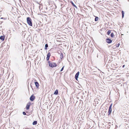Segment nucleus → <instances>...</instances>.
Masks as SVG:
<instances>
[{"label":"nucleus","instance_id":"obj_1","mask_svg":"<svg viewBox=\"0 0 129 129\" xmlns=\"http://www.w3.org/2000/svg\"><path fill=\"white\" fill-rule=\"evenodd\" d=\"M27 23L30 26H32V24L31 22V20L30 18L28 17L27 18Z\"/></svg>","mask_w":129,"mask_h":129},{"label":"nucleus","instance_id":"obj_2","mask_svg":"<svg viewBox=\"0 0 129 129\" xmlns=\"http://www.w3.org/2000/svg\"><path fill=\"white\" fill-rule=\"evenodd\" d=\"M48 64L49 67H54L57 66L56 64L55 63H51L50 61H48Z\"/></svg>","mask_w":129,"mask_h":129},{"label":"nucleus","instance_id":"obj_3","mask_svg":"<svg viewBox=\"0 0 129 129\" xmlns=\"http://www.w3.org/2000/svg\"><path fill=\"white\" fill-rule=\"evenodd\" d=\"M112 104H110V106L109 107V110L108 111V115H109L112 112Z\"/></svg>","mask_w":129,"mask_h":129},{"label":"nucleus","instance_id":"obj_4","mask_svg":"<svg viewBox=\"0 0 129 129\" xmlns=\"http://www.w3.org/2000/svg\"><path fill=\"white\" fill-rule=\"evenodd\" d=\"M35 99V97L33 95H32L30 98V100L31 101H33Z\"/></svg>","mask_w":129,"mask_h":129},{"label":"nucleus","instance_id":"obj_5","mask_svg":"<svg viewBox=\"0 0 129 129\" xmlns=\"http://www.w3.org/2000/svg\"><path fill=\"white\" fill-rule=\"evenodd\" d=\"M79 72H78L76 73V75H75V79L77 80L78 78V76H79Z\"/></svg>","mask_w":129,"mask_h":129},{"label":"nucleus","instance_id":"obj_6","mask_svg":"<svg viewBox=\"0 0 129 129\" xmlns=\"http://www.w3.org/2000/svg\"><path fill=\"white\" fill-rule=\"evenodd\" d=\"M106 41L109 44L111 43L112 42L111 40L109 38H107L106 39Z\"/></svg>","mask_w":129,"mask_h":129},{"label":"nucleus","instance_id":"obj_7","mask_svg":"<svg viewBox=\"0 0 129 129\" xmlns=\"http://www.w3.org/2000/svg\"><path fill=\"white\" fill-rule=\"evenodd\" d=\"M34 83L37 88H38L39 85V83L37 81L35 82Z\"/></svg>","mask_w":129,"mask_h":129},{"label":"nucleus","instance_id":"obj_8","mask_svg":"<svg viewBox=\"0 0 129 129\" xmlns=\"http://www.w3.org/2000/svg\"><path fill=\"white\" fill-rule=\"evenodd\" d=\"M30 103H28L27 104V105L26 106V109L27 110H28L29 109V107H30Z\"/></svg>","mask_w":129,"mask_h":129},{"label":"nucleus","instance_id":"obj_9","mask_svg":"<svg viewBox=\"0 0 129 129\" xmlns=\"http://www.w3.org/2000/svg\"><path fill=\"white\" fill-rule=\"evenodd\" d=\"M70 3L72 4V6L74 7H75L76 8H77V7L74 4L73 2L72 1H71L70 2Z\"/></svg>","mask_w":129,"mask_h":129},{"label":"nucleus","instance_id":"obj_10","mask_svg":"<svg viewBox=\"0 0 129 129\" xmlns=\"http://www.w3.org/2000/svg\"><path fill=\"white\" fill-rule=\"evenodd\" d=\"M0 39L3 41H4L5 39V37L3 36H1L0 37Z\"/></svg>","mask_w":129,"mask_h":129},{"label":"nucleus","instance_id":"obj_11","mask_svg":"<svg viewBox=\"0 0 129 129\" xmlns=\"http://www.w3.org/2000/svg\"><path fill=\"white\" fill-rule=\"evenodd\" d=\"M58 90H56L54 92V94L55 95H57L58 93Z\"/></svg>","mask_w":129,"mask_h":129},{"label":"nucleus","instance_id":"obj_12","mask_svg":"<svg viewBox=\"0 0 129 129\" xmlns=\"http://www.w3.org/2000/svg\"><path fill=\"white\" fill-rule=\"evenodd\" d=\"M37 121H34L33 122V125H36L37 124Z\"/></svg>","mask_w":129,"mask_h":129},{"label":"nucleus","instance_id":"obj_13","mask_svg":"<svg viewBox=\"0 0 129 129\" xmlns=\"http://www.w3.org/2000/svg\"><path fill=\"white\" fill-rule=\"evenodd\" d=\"M122 14V18H123L124 16V12L123 11H121Z\"/></svg>","mask_w":129,"mask_h":129},{"label":"nucleus","instance_id":"obj_14","mask_svg":"<svg viewBox=\"0 0 129 129\" xmlns=\"http://www.w3.org/2000/svg\"><path fill=\"white\" fill-rule=\"evenodd\" d=\"M63 58V55L62 53H61L60 55V58L61 59H62Z\"/></svg>","mask_w":129,"mask_h":129},{"label":"nucleus","instance_id":"obj_15","mask_svg":"<svg viewBox=\"0 0 129 129\" xmlns=\"http://www.w3.org/2000/svg\"><path fill=\"white\" fill-rule=\"evenodd\" d=\"M111 30H109L108 31L107 33V34L108 35H109L111 33Z\"/></svg>","mask_w":129,"mask_h":129},{"label":"nucleus","instance_id":"obj_16","mask_svg":"<svg viewBox=\"0 0 129 129\" xmlns=\"http://www.w3.org/2000/svg\"><path fill=\"white\" fill-rule=\"evenodd\" d=\"M45 50H46L47 49V47H48V44H46L45 45Z\"/></svg>","mask_w":129,"mask_h":129},{"label":"nucleus","instance_id":"obj_17","mask_svg":"<svg viewBox=\"0 0 129 129\" xmlns=\"http://www.w3.org/2000/svg\"><path fill=\"white\" fill-rule=\"evenodd\" d=\"M99 18L97 17H96L95 19V21H97L98 19Z\"/></svg>","mask_w":129,"mask_h":129},{"label":"nucleus","instance_id":"obj_18","mask_svg":"<svg viewBox=\"0 0 129 129\" xmlns=\"http://www.w3.org/2000/svg\"><path fill=\"white\" fill-rule=\"evenodd\" d=\"M111 36L112 38H113L114 37V35L113 33H111Z\"/></svg>","mask_w":129,"mask_h":129},{"label":"nucleus","instance_id":"obj_19","mask_svg":"<svg viewBox=\"0 0 129 129\" xmlns=\"http://www.w3.org/2000/svg\"><path fill=\"white\" fill-rule=\"evenodd\" d=\"M119 45H120V44L119 43H118L117 44H116L115 46L116 47H119Z\"/></svg>","mask_w":129,"mask_h":129},{"label":"nucleus","instance_id":"obj_20","mask_svg":"<svg viewBox=\"0 0 129 129\" xmlns=\"http://www.w3.org/2000/svg\"><path fill=\"white\" fill-rule=\"evenodd\" d=\"M47 56H49V57H50V52H49L48 53Z\"/></svg>","mask_w":129,"mask_h":129},{"label":"nucleus","instance_id":"obj_21","mask_svg":"<svg viewBox=\"0 0 129 129\" xmlns=\"http://www.w3.org/2000/svg\"><path fill=\"white\" fill-rule=\"evenodd\" d=\"M50 58V57L49 56H47V57H46V59L47 60H49V58Z\"/></svg>","mask_w":129,"mask_h":129},{"label":"nucleus","instance_id":"obj_22","mask_svg":"<svg viewBox=\"0 0 129 129\" xmlns=\"http://www.w3.org/2000/svg\"><path fill=\"white\" fill-rule=\"evenodd\" d=\"M64 66H63L62 68H61V70H60V71L61 72L62 71L63 69V68H64Z\"/></svg>","mask_w":129,"mask_h":129},{"label":"nucleus","instance_id":"obj_23","mask_svg":"<svg viewBox=\"0 0 129 129\" xmlns=\"http://www.w3.org/2000/svg\"><path fill=\"white\" fill-rule=\"evenodd\" d=\"M23 114L24 115H26V113L24 112H23Z\"/></svg>","mask_w":129,"mask_h":129},{"label":"nucleus","instance_id":"obj_24","mask_svg":"<svg viewBox=\"0 0 129 129\" xmlns=\"http://www.w3.org/2000/svg\"><path fill=\"white\" fill-rule=\"evenodd\" d=\"M124 66H125V65H123V66H122V67H123V68H124Z\"/></svg>","mask_w":129,"mask_h":129},{"label":"nucleus","instance_id":"obj_25","mask_svg":"<svg viewBox=\"0 0 129 129\" xmlns=\"http://www.w3.org/2000/svg\"><path fill=\"white\" fill-rule=\"evenodd\" d=\"M1 19H4V18L2 17V18H1Z\"/></svg>","mask_w":129,"mask_h":129},{"label":"nucleus","instance_id":"obj_26","mask_svg":"<svg viewBox=\"0 0 129 129\" xmlns=\"http://www.w3.org/2000/svg\"><path fill=\"white\" fill-rule=\"evenodd\" d=\"M117 1H118V0H117Z\"/></svg>","mask_w":129,"mask_h":129}]
</instances>
